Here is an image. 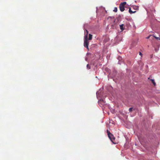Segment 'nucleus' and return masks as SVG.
<instances>
[{
	"label": "nucleus",
	"mask_w": 160,
	"mask_h": 160,
	"mask_svg": "<svg viewBox=\"0 0 160 160\" xmlns=\"http://www.w3.org/2000/svg\"><path fill=\"white\" fill-rule=\"evenodd\" d=\"M126 4V2L121 3L119 5V9L121 12H123L125 10V6Z\"/></svg>",
	"instance_id": "obj_1"
},
{
	"label": "nucleus",
	"mask_w": 160,
	"mask_h": 160,
	"mask_svg": "<svg viewBox=\"0 0 160 160\" xmlns=\"http://www.w3.org/2000/svg\"><path fill=\"white\" fill-rule=\"evenodd\" d=\"M88 38H87V35H85L84 39V46L87 49H88V44L89 42L88 40Z\"/></svg>",
	"instance_id": "obj_2"
},
{
	"label": "nucleus",
	"mask_w": 160,
	"mask_h": 160,
	"mask_svg": "<svg viewBox=\"0 0 160 160\" xmlns=\"http://www.w3.org/2000/svg\"><path fill=\"white\" fill-rule=\"evenodd\" d=\"M108 137L111 140L112 142H113V141L115 139V138L114 137L112 134L111 133V134L109 135V136H108Z\"/></svg>",
	"instance_id": "obj_3"
},
{
	"label": "nucleus",
	"mask_w": 160,
	"mask_h": 160,
	"mask_svg": "<svg viewBox=\"0 0 160 160\" xmlns=\"http://www.w3.org/2000/svg\"><path fill=\"white\" fill-rule=\"evenodd\" d=\"M129 12L130 14H132L133 13H135L136 12V11H132V8H130L129 9Z\"/></svg>",
	"instance_id": "obj_4"
},
{
	"label": "nucleus",
	"mask_w": 160,
	"mask_h": 160,
	"mask_svg": "<svg viewBox=\"0 0 160 160\" xmlns=\"http://www.w3.org/2000/svg\"><path fill=\"white\" fill-rule=\"evenodd\" d=\"M123 26H124L123 24H122L120 25V28L122 31H123L124 29V28H123Z\"/></svg>",
	"instance_id": "obj_5"
},
{
	"label": "nucleus",
	"mask_w": 160,
	"mask_h": 160,
	"mask_svg": "<svg viewBox=\"0 0 160 160\" xmlns=\"http://www.w3.org/2000/svg\"><path fill=\"white\" fill-rule=\"evenodd\" d=\"M92 35L90 34H89V38L88 39V40H91L92 39Z\"/></svg>",
	"instance_id": "obj_6"
},
{
	"label": "nucleus",
	"mask_w": 160,
	"mask_h": 160,
	"mask_svg": "<svg viewBox=\"0 0 160 160\" xmlns=\"http://www.w3.org/2000/svg\"><path fill=\"white\" fill-rule=\"evenodd\" d=\"M150 80H151V81H152V82L153 83V84L154 85V86H156V83L155 82H154V80L153 79H151Z\"/></svg>",
	"instance_id": "obj_7"
},
{
	"label": "nucleus",
	"mask_w": 160,
	"mask_h": 160,
	"mask_svg": "<svg viewBox=\"0 0 160 160\" xmlns=\"http://www.w3.org/2000/svg\"><path fill=\"white\" fill-rule=\"evenodd\" d=\"M87 69H90V66L88 64L87 65Z\"/></svg>",
	"instance_id": "obj_8"
},
{
	"label": "nucleus",
	"mask_w": 160,
	"mask_h": 160,
	"mask_svg": "<svg viewBox=\"0 0 160 160\" xmlns=\"http://www.w3.org/2000/svg\"><path fill=\"white\" fill-rule=\"evenodd\" d=\"M113 11L114 12H116L118 11L117 8H115Z\"/></svg>",
	"instance_id": "obj_9"
},
{
	"label": "nucleus",
	"mask_w": 160,
	"mask_h": 160,
	"mask_svg": "<svg viewBox=\"0 0 160 160\" xmlns=\"http://www.w3.org/2000/svg\"><path fill=\"white\" fill-rule=\"evenodd\" d=\"M86 32V35H87V38H88V32L87 30H86L85 31V33Z\"/></svg>",
	"instance_id": "obj_10"
},
{
	"label": "nucleus",
	"mask_w": 160,
	"mask_h": 160,
	"mask_svg": "<svg viewBox=\"0 0 160 160\" xmlns=\"http://www.w3.org/2000/svg\"><path fill=\"white\" fill-rule=\"evenodd\" d=\"M107 132L108 133V136H109V135L111 134V133H110V131H109L108 130H107Z\"/></svg>",
	"instance_id": "obj_11"
},
{
	"label": "nucleus",
	"mask_w": 160,
	"mask_h": 160,
	"mask_svg": "<svg viewBox=\"0 0 160 160\" xmlns=\"http://www.w3.org/2000/svg\"><path fill=\"white\" fill-rule=\"evenodd\" d=\"M133 108H130L129 109V111L131 112L132 111V109Z\"/></svg>",
	"instance_id": "obj_12"
},
{
	"label": "nucleus",
	"mask_w": 160,
	"mask_h": 160,
	"mask_svg": "<svg viewBox=\"0 0 160 160\" xmlns=\"http://www.w3.org/2000/svg\"><path fill=\"white\" fill-rule=\"evenodd\" d=\"M150 37H153V36H152V35H150L148 36L147 38V39H148Z\"/></svg>",
	"instance_id": "obj_13"
},
{
	"label": "nucleus",
	"mask_w": 160,
	"mask_h": 160,
	"mask_svg": "<svg viewBox=\"0 0 160 160\" xmlns=\"http://www.w3.org/2000/svg\"><path fill=\"white\" fill-rule=\"evenodd\" d=\"M154 37L157 39H158V40H160V38H159V37Z\"/></svg>",
	"instance_id": "obj_14"
},
{
	"label": "nucleus",
	"mask_w": 160,
	"mask_h": 160,
	"mask_svg": "<svg viewBox=\"0 0 160 160\" xmlns=\"http://www.w3.org/2000/svg\"><path fill=\"white\" fill-rule=\"evenodd\" d=\"M138 8H139V7H137L136 6H135L134 7V8L136 9V8L138 9Z\"/></svg>",
	"instance_id": "obj_15"
},
{
	"label": "nucleus",
	"mask_w": 160,
	"mask_h": 160,
	"mask_svg": "<svg viewBox=\"0 0 160 160\" xmlns=\"http://www.w3.org/2000/svg\"><path fill=\"white\" fill-rule=\"evenodd\" d=\"M100 101H102V102H104V100L102 99H101L100 100Z\"/></svg>",
	"instance_id": "obj_16"
},
{
	"label": "nucleus",
	"mask_w": 160,
	"mask_h": 160,
	"mask_svg": "<svg viewBox=\"0 0 160 160\" xmlns=\"http://www.w3.org/2000/svg\"><path fill=\"white\" fill-rule=\"evenodd\" d=\"M155 49L156 52H157L158 50V49H157L156 48H155Z\"/></svg>",
	"instance_id": "obj_17"
},
{
	"label": "nucleus",
	"mask_w": 160,
	"mask_h": 160,
	"mask_svg": "<svg viewBox=\"0 0 160 160\" xmlns=\"http://www.w3.org/2000/svg\"><path fill=\"white\" fill-rule=\"evenodd\" d=\"M138 139L139 141H140V139L139 138H138Z\"/></svg>",
	"instance_id": "obj_18"
},
{
	"label": "nucleus",
	"mask_w": 160,
	"mask_h": 160,
	"mask_svg": "<svg viewBox=\"0 0 160 160\" xmlns=\"http://www.w3.org/2000/svg\"><path fill=\"white\" fill-rule=\"evenodd\" d=\"M142 53L141 52V57L142 56Z\"/></svg>",
	"instance_id": "obj_19"
},
{
	"label": "nucleus",
	"mask_w": 160,
	"mask_h": 160,
	"mask_svg": "<svg viewBox=\"0 0 160 160\" xmlns=\"http://www.w3.org/2000/svg\"><path fill=\"white\" fill-rule=\"evenodd\" d=\"M139 54L140 55V52H139Z\"/></svg>",
	"instance_id": "obj_20"
},
{
	"label": "nucleus",
	"mask_w": 160,
	"mask_h": 160,
	"mask_svg": "<svg viewBox=\"0 0 160 160\" xmlns=\"http://www.w3.org/2000/svg\"><path fill=\"white\" fill-rule=\"evenodd\" d=\"M135 144L136 145H137V144H136V143H135Z\"/></svg>",
	"instance_id": "obj_21"
},
{
	"label": "nucleus",
	"mask_w": 160,
	"mask_h": 160,
	"mask_svg": "<svg viewBox=\"0 0 160 160\" xmlns=\"http://www.w3.org/2000/svg\"><path fill=\"white\" fill-rule=\"evenodd\" d=\"M148 79H149V78H148Z\"/></svg>",
	"instance_id": "obj_22"
}]
</instances>
